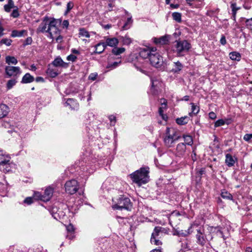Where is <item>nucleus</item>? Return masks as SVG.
<instances>
[{
	"label": "nucleus",
	"mask_w": 252,
	"mask_h": 252,
	"mask_svg": "<svg viewBox=\"0 0 252 252\" xmlns=\"http://www.w3.org/2000/svg\"><path fill=\"white\" fill-rule=\"evenodd\" d=\"M5 62L8 64H12L14 65L18 63L17 60L14 57L9 56L6 57Z\"/></svg>",
	"instance_id": "obj_31"
},
{
	"label": "nucleus",
	"mask_w": 252,
	"mask_h": 252,
	"mask_svg": "<svg viewBox=\"0 0 252 252\" xmlns=\"http://www.w3.org/2000/svg\"><path fill=\"white\" fill-rule=\"evenodd\" d=\"M149 168L142 167L129 175L132 182L138 186L146 184L149 180Z\"/></svg>",
	"instance_id": "obj_1"
},
{
	"label": "nucleus",
	"mask_w": 252,
	"mask_h": 252,
	"mask_svg": "<svg viewBox=\"0 0 252 252\" xmlns=\"http://www.w3.org/2000/svg\"><path fill=\"white\" fill-rule=\"evenodd\" d=\"M220 42L222 45H225L226 43V39L224 36H222L220 39Z\"/></svg>",
	"instance_id": "obj_61"
},
{
	"label": "nucleus",
	"mask_w": 252,
	"mask_h": 252,
	"mask_svg": "<svg viewBox=\"0 0 252 252\" xmlns=\"http://www.w3.org/2000/svg\"><path fill=\"white\" fill-rule=\"evenodd\" d=\"M32 40L31 37H28L26 38L25 43L24 45H31L32 43Z\"/></svg>",
	"instance_id": "obj_58"
},
{
	"label": "nucleus",
	"mask_w": 252,
	"mask_h": 252,
	"mask_svg": "<svg viewBox=\"0 0 252 252\" xmlns=\"http://www.w3.org/2000/svg\"><path fill=\"white\" fill-rule=\"evenodd\" d=\"M55 67H67L68 63L63 61L60 57H57L51 63Z\"/></svg>",
	"instance_id": "obj_13"
},
{
	"label": "nucleus",
	"mask_w": 252,
	"mask_h": 252,
	"mask_svg": "<svg viewBox=\"0 0 252 252\" xmlns=\"http://www.w3.org/2000/svg\"><path fill=\"white\" fill-rule=\"evenodd\" d=\"M197 234L196 235L197 243L203 246L206 243V236L204 234V229L202 226L199 227L196 229Z\"/></svg>",
	"instance_id": "obj_9"
},
{
	"label": "nucleus",
	"mask_w": 252,
	"mask_h": 252,
	"mask_svg": "<svg viewBox=\"0 0 252 252\" xmlns=\"http://www.w3.org/2000/svg\"><path fill=\"white\" fill-rule=\"evenodd\" d=\"M8 106L3 103L0 104V119L5 117L8 113Z\"/></svg>",
	"instance_id": "obj_21"
},
{
	"label": "nucleus",
	"mask_w": 252,
	"mask_h": 252,
	"mask_svg": "<svg viewBox=\"0 0 252 252\" xmlns=\"http://www.w3.org/2000/svg\"><path fill=\"white\" fill-rule=\"evenodd\" d=\"M12 41L9 38H3L0 41V44H5L6 46H10L11 44Z\"/></svg>",
	"instance_id": "obj_42"
},
{
	"label": "nucleus",
	"mask_w": 252,
	"mask_h": 252,
	"mask_svg": "<svg viewBox=\"0 0 252 252\" xmlns=\"http://www.w3.org/2000/svg\"><path fill=\"white\" fill-rule=\"evenodd\" d=\"M79 32V36L85 37L87 38H89L90 36L89 32L84 28H80Z\"/></svg>",
	"instance_id": "obj_35"
},
{
	"label": "nucleus",
	"mask_w": 252,
	"mask_h": 252,
	"mask_svg": "<svg viewBox=\"0 0 252 252\" xmlns=\"http://www.w3.org/2000/svg\"><path fill=\"white\" fill-rule=\"evenodd\" d=\"M225 124V121L223 119H219L215 123V127H219L223 126Z\"/></svg>",
	"instance_id": "obj_45"
},
{
	"label": "nucleus",
	"mask_w": 252,
	"mask_h": 252,
	"mask_svg": "<svg viewBox=\"0 0 252 252\" xmlns=\"http://www.w3.org/2000/svg\"><path fill=\"white\" fill-rule=\"evenodd\" d=\"M172 16L174 20L178 23L182 22V14L179 12H173L172 14Z\"/></svg>",
	"instance_id": "obj_33"
},
{
	"label": "nucleus",
	"mask_w": 252,
	"mask_h": 252,
	"mask_svg": "<svg viewBox=\"0 0 252 252\" xmlns=\"http://www.w3.org/2000/svg\"><path fill=\"white\" fill-rule=\"evenodd\" d=\"M65 106H69L70 109H75L77 107V103L73 98H68L65 102Z\"/></svg>",
	"instance_id": "obj_25"
},
{
	"label": "nucleus",
	"mask_w": 252,
	"mask_h": 252,
	"mask_svg": "<svg viewBox=\"0 0 252 252\" xmlns=\"http://www.w3.org/2000/svg\"><path fill=\"white\" fill-rule=\"evenodd\" d=\"M14 6L13 1L12 0H8V3L4 6V9L6 12H9Z\"/></svg>",
	"instance_id": "obj_32"
},
{
	"label": "nucleus",
	"mask_w": 252,
	"mask_h": 252,
	"mask_svg": "<svg viewBox=\"0 0 252 252\" xmlns=\"http://www.w3.org/2000/svg\"><path fill=\"white\" fill-rule=\"evenodd\" d=\"M191 106V112L189 113V115L191 117L195 116L199 112V107L195 105L194 103H190Z\"/></svg>",
	"instance_id": "obj_26"
},
{
	"label": "nucleus",
	"mask_w": 252,
	"mask_h": 252,
	"mask_svg": "<svg viewBox=\"0 0 252 252\" xmlns=\"http://www.w3.org/2000/svg\"><path fill=\"white\" fill-rule=\"evenodd\" d=\"M132 23V20L131 17L128 18L126 22L123 27V29L124 30H127L130 28Z\"/></svg>",
	"instance_id": "obj_40"
},
{
	"label": "nucleus",
	"mask_w": 252,
	"mask_h": 252,
	"mask_svg": "<svg viewBox=\"0 0 252 252\" xmlns=\"http://www.w3.org/2000/svg\"><path fill=\"white\" fill-rule=\"evenodd\" d=\"M183 138L184 139V141L185 142L186 145H191L193 144V139L192 137L189 135H184Z\"/></svg>",
	"instance_id": "obj_37"
},
{
	"label": "nucleus",
	"mask_w": 252,
	"mask_h": 252,
	"mask_svg": "<svg viewBox=\"0 0 252 252\" xmlns=\"http://www.w3.org/2000/svg\"><path fill=\"white\" fill-rule=\"evenodd\" d=\"M11 164L10 161L8 162V165H5L4 166H2L0 168H3V172H8L11 171Z\"/></svg>",
	"instance_id": "obj_43"
},
{
	"label": "nucleus",
	"mask_w": 252,
	"mask_h": 252,
	"mask_svg": "<svg viewBox=\"0 0 252 252\" xmlns=\"http://www.w3.org/2000/svg\"><path fill=\"white\" fill-rule=\"evenodd\" d=\"M164 228L161 227H155L154 231L152 234L151 238H160L163 235L162 230Z\"/></svg>",
	"instance_id": "obj_17"
},
{
	"label": "nucleus",
	"mask_w": 252,
	"mask_h": 252,
	"mask_svg": "<svg viewBox=\"0 0 252 252\" xmlns=\"http://www.w3.org/2000/svg\"><path fill=\"white\" fill-rule=\"evenodd\" d=\"M104 42H100L96 44L95 46V53L97 54L102 53L106 48V47L104 46Z\"/></svg>",
	"instance_id": "obj_27"
},
{
	"label": "nucleus",
	"mask_w": 252,
	"mask_h": 252,
	"mask_svg": "<svg viewBox=\"0 0 252 252\" xmlns=\"http://www.w3.org/2000/svg\"><path fill=\"white\" fill-rule=\"evenodd\" d=\"M155 48H141L139 52V56L142 58L146 59L150 58L151 55L153 53V50Z\"/></svg>",
	"instance_id": "obj_10"
},
{
	"label": "nucleus",
	"mask_w": 252,
	"mask_h": 252,
	"mask_svg": "<svg viewBox=\"0 0 252 252\" xmlns=\"http://www.w3.org/2000/svg\"><path fill=\"white\" fill-rule=\"evenodd\" d=\"M183 68V65L179 61L174 63V66L171 71L174 73H179Z\"/></svg>",
	"instance_id": "obj_24"
},
{
	"label": "nucleus",
	"mask_w": 252,
	"mask_h": 252,
	"mask_svg": "<svg viewBox=\"0 0 252 252\" xmlns=\"http://www.w3.org/2000/svg\"><path fill=\"white\" fill-rule=\"evenodd\" d=\"M27 35V31L25 30L21 31L13 30L12 31L11 36L12 37H22Z\"/></svg>",
	"instance_id": "obj_22"
},
{
	"label": "nucleus",
	"mask_w": 252,
	"mask_h": 252,
	"mask_svg": "<svg viewBox=\"0 0 252 252\" xmlns=\"http://www.w3.org/2000/svg\"><path fill=\"white\" fill-rule=\"evenodd\" d=\"M190 48V44L187 40L176 41L174 51L178 56H183Z\"/></svg>",
	"instance_id": "obj_4"
},
{
	"label": "nucleus",
	"mask_w": 252,
	"mask_h": 252,
	"mask_svg": "<svg viewBox=\"0 0 252 252\" xmlns=\"http://www.w3.org/2000/svg\"><path fill=\"white\" fill-rule=\"evenodd\" d=\"M109 119L110 121L111 125L114 126L116 122V117L113 115H110L109 116Z\"/></svg>",
	"instance_id": "obj_53"
},
{
	"label": "nucleus",
	"mask_w": 252,
	"mask_h": 252,
	"mask_svg": "<svg viewBox=\"0 0 252 252\" xmlns=\"http://www.w3.org/2000/svg\"><path fill=\"white\" fill-rule=\"evenodd\" d=\"M160 103L161 106L159 108L158 113L160 116H161L163 120H165L167 117L166 115L163 114L164 110L167 108V101L164 98L161 99Z\"/></svg>",
	"instance_id": "obj_14"
},
{
	"label": "nucleus",
	"mask_w": 252,
	"mask_h": 252,
	"mask_svg": "<svg viewBox=\"0 0 252 252\" xmlns=\"http://www.w3.org/2000/svg\"><path fill=\"white\" fill-rule=\"evenodd\" d=\"M34 77L30 73H26L22 78L21 83L27 84L32 82L34 81Z\"/></svg>",
	"instance_id": "obj_23"
},
{
	"label": "nucleus",
	"mask_w": 252,
	"mask_h": 252,
	"mask_svg": "<svg viewBox=\"0 0 252 252\" xmlns=\"http://www.w3.org/2000/svg\"><path fill=\"white\" fill-rule=\"evenodd\" d=\"M24 202L25 203H26L28 205L31 204L33 201H32V198L31 197H27L24 201Z\"/></svg>",
	"instance_id": "obj_56"
},
{
	"label": "nucleus",
	"mask_w": 252,
	"mask_h": 252,
	"mask_svg": "<svg viewBox=\"0 0 252 252\" xmlns=\"http://www.w3.org/2000/svg\"><path fill=\"white\" fill-rule=\"evenodd\" d=\"M48 25V24L44 22L41 23L37 29V32H47Z\"/></svg>",
	"instance_id": "obj_34"
},
{
	"label": "nucleus",
	"mask_w": 252,
	"mask_h": 252,
	"mask_svg": "<svg viewBox=\"0 0 252 252\" xmlns=\"http://www.w3.org/2000/svg\"><path fill=\"white\" fill-rule=\"evenodd\" d=\"M53 193V189L51 187L47 188L44 191L43 197L42 198L43 201H48L52 196Z\"/></svg>",
	"instance_id": "obj_19"
},
{
	"label": "nucleus",
	"mask_w": 252,
	"mask_h": 252,
	"mask_svg": "<svg viewBox=\"0 0 252 252\" xmlns=\"http://www.w3.org/2000/svg\"><path fill=\"white\" fill-rule=\"evenodd\" d=\"M97 76V73H91L89 75L88 78L89 80L94 81L96 79Z\"/></svg>",
	"instance_id": "obj_54"
},
{
	"label": "nucleus",
	"mask_w": 252,
	"mask_h": 252,
	"mask_svg": "<svg viewBox=\"0 0 252 252\" xmlns=\"http://www.w3.org/2000/svg\"><path fill=\"white\" fill-rule=\"evenodd\" d=\"M66 230L68 233H73L74 231V228L72 224H69L66 226Z\"/></svg>",
	"instance_id": "obj_51"
},
{
	"label": "nucleus",
	"mask_w": 252,
	"mask_h": 252,
	"mask_svg": "<svg viewBox=\"0 0 252 252\" xmlns=\"http://www.w3.org/2000/svg\"><path fill=\"white\" fill-rule=\"evenodd\" d=\"M33 197L36 199H39L42 201V198L43 197V195L39 192H35L33 195Z\"/></svg>",
	"instance_id": "obj_50"
},
{
	"label": "nucleus",
	"mask_w": 252,
	"mask_h": 252,
	"mask_svg": "<svg viewBox=\"0 0 252 252\" xmlns=\"http://www.w3.org/2000/svg\"><path fill=\"white\" fill-rule=\"evenodd\" d=\"M78 182L72 179L66 182L65 184V191L69 194H73L78 190Z\"/></svg>",
	"instance_id": "obj_7"
},
{
	"label": "nucleus",
	"mask_w": 252,
	"mask_h": 252,
	"mask_svg": "<svg viewBox=\"0 0 252 252\" xmlns=\"http://www.w3.org/2000/svg\"><path fill=\"white\" fill-rule=\"evenodd\" d=\"M189 120V117L185 116L180 118H177L176 120V123L180 125H183L187 124Z\"/></svg>",
	"instance_id": "obj_29"
},
{
	"label": "nucleus",
	"mask_w": 252,
	"mask_h": 252,
	"mask_svg": "<svg viewBox=\"0 0 252 252\" xmlns=\"http://www.w3.org/2000/svg\"><path fill=\"white\" fill-rule=\"evenodd\" d=\"M125 51V48L123 47L121 48H114L112 49V53L115 55H119L124 53Z\"/></svg>",
	"instance_id": "obj_38"
},
{
	"label": "nucleus",
	"mask_w": 252,
	"mask_h": 252,
	"mask_svg": "<svg viewBox=\"0 0 252 252\" xmlns=\"http://www.w3.org/2000/svg\"><path fill=\"white\" fill-rule=\"evenodd\" d=\"M159 239L160 238H151V242L152 244H154L156 245H161L162 244V242L161 241L159 240Z\"/></svg>",
	"instance_id": "obj_47"
},
{
	"label": "nucleus",
	"mask_w": 252,
	"mask_h": 252,
	"mask_svg": "<svg viewBox=\"0 0 252 252\" xmlns=\"http://www.w3.org/2000/svg\"><path fill=\"white\" fill-rule=\"evenodd\" d=\"M119 41L117 38L113 37V38H109L107 37L106 38V41L104 42V46L106 47L107 46L111 47H115L117 46L118 44Z\"/></svg>",
	"instance_id": "obj_18"
},
{
	"label": "nucleus",
	"mask_w": 252,
	"mask_h": 252,
	"mask_svg": "<svg viewBox=\"0 0 252 252\" xmlns=\"http://www.w3.org/2000/svg\"><path fill=\"white\" fill-rule=\"evenodd\" d=\"M191 159L193 162L197 160L196 154L195 152V148L193 149L192 154L191 155Z\"/></svg>",
	"instance_id": "obj_59"
},
{
	"label": "nucleus",
	"mask_w": 252,
	"mask_h": 252,
	"mask_svg": "<svg viewBox=\"0 0 252 252\" xmlns=\"http://www.w3.org/2000/svg\"><path fill=\"white\" fill-rule=\"evenodd\" d=\"M69 234H67L66 236V238L69 240H72L75 237V235L73 233H69Z\"/></svg>",
	"instance_id": "obj_63"
},
{
	"label": "nucleus",
	"mask_w": 252,
	"mask_h": 252,
	"mask_svg": "<svg viewBox=\"0 0 252 252\" xmlns=\"http://www.w3.org/2000/svg\"><path fill=\"white\" fill-rule=\"evenodd\" d=\"M230 58L233 61H240L241 59L240 54L237 52H232L229 54Z\"/></svg>",
	"instance_id": "obj_28"
},
{
	"label": "nucleus",
	"mask_w": 252,
	"mask_h": 252,
	"mask_svg": "<svg viewBox=\"0 0 252 252\" xmlns=\"http://www.w3.org/2000/svg\"><path fill=\"white\" fill-rule=\"evenodd\" d=\"M53 65L51 64H49L48 65V68L46 71V74L48 76L52 78H55L59 74L58 72V70L55 68H53Z\"/></svg>",
	"instance_id": "obj_16"
},
{
	"label": "nucleus",
	"mask_w": 252,
	"mask_h": 252,
	"mask_svg": "<svg viewBox=\"0 0 252 252\" xmlns=\"http://www.w3.org/2000/svg\"><path fill=\"white\" fill-rule=\"evenodd\" d=\"M5 72L8 77H16L21 73V69L19 66H6Z\"/></svg>",
	"instance_id": "obj_8"
},
{
	"label": "nucleus",
	"mask_w": 252,
	"mask_h": 252,
	"mask_svg": "<svg viewBox=\"0 0 252 252\" xmlns=\"http://www.w3.org/2000/svg\"><path fill=\"white\" fill-rule=\"evenodd\" d=\"M245 23L247 28L252 29V18L246 19Z\"/></svg>",
	"instance_id": "obj_48"
},
{
	"label": "nucleus",
	"mask_w": 252,
	"mask_h": 252,
	"mask_svg": "<svg viewBox=\"0 0 252 252\" xmlns=\"http://www.w3.org/2000/svg\"><path fill=\"white\" fill-rule=\"evenodd\" d=\"M169 39V36L164 35L160 37V38H155L154 39V42L156 44L164 45L168 44Z\"/></svg>",
	"instance_id": "obj_20"
},
{
	"label": "nucleus",
	"mask_w": 252,
	"mask_h": 252,
	"mask_svg": "<svg viewBox=\"0 0 252 252\" xmlns=\"http://www.w3.org/2000/svg\"><path fill=\"white\" fill-rule=\"evenodd\" d=\"M152 82V87L151 89V92L154 94H157V92L158 91L157 88L158 85L159 84V82L157 80H154L153 79L151 80Z\"/></svg>",
	"instance_id": "obj_30"
},
{
	"label": "nucleus",
	"mask_w": 252,
	"mask_h": 252,
	"mask_svg": "<svg viewBox=\"0 0 252 252\" xmlns=\"http://www.w3.org/2000/svg\"><path fill=\"white\" fill-rule=\"evenodd\" d=\"M10 157L0 149V167L5 165H8V162H10Z\"/></svg>",
	"instance_id": "obj_11"
},
{
	"label": "nucleus",
	"mask_w": 252,
	"mask_h": 252,
	"mask_svg": "<svg viewBox=\"0 0 252 252\" xmlns=\"http://www.w3.org/2000/svg\"><path fill=\"white\" fill-rule=\"evenodd\" d=\"M66 59L69 61L74 62L76 60L77 57L74 55L70 54L66 57Z\"/></svg>",
	"instance_id": "obj_52"
},
{
	"label": "nucleus",
	"mask_w": 252,
	"mask_h": 252,
	"mask_svg": "<svg viewBox=\"0 0 252 252\" xmlns=\"http://www.w3.org/2000/svg\"><path fill=\"white\" fill-rule=\"evenodd\" d=\"M221 196L223 199H226L228 200H232L233 199L232 195L230 193L225 190H223L221 192Z\"/></svg>",
	"instance_id": "obj_39"
},
{
	"label": "nucleus",
	"mask_w": 252,
	"mask_h": 252,
	"mask_svg": "<svg viewBox=\"0 0 252 252\" xmlns=\"http://www.w3.org/2000/svg\"><path fill=\"white\" fill-rule=\"evenodd\" d=\"M231 8H232V12H235L237 13V11L240 9V7H237L236 3H231Z\"/></svg>",
	"instance_id": "obj_49"
},
{
	"label": "nucleus",
	"mask_w": 252,
	"mask_h": 252,
	"mask_svg": "<svg viewBox=\"0 0 252 252\" xmlns=\"http://www.w3.org/2000/svg\"><path fill=\"white\" fill-rule=\"evenodd\" d=\"M11 16L13 18H17L19 16V14L18 11V9H14L13 10L11 14Z\"/></svg>",
	"instance_id": "obj_55"
},
{
	"label": "nucleus",
	"mask_w": 252,
	"mask_h": 252,
	"mask_svg": "<svg viewBox=\"0 0 252 252\" xmlns=\"http://www.w3.org/2000/svg\"><path fill=\"white\" fill-rule=\"evenodd\" d=\"M73 6H74V4L72 2H71V1L68 2L67 4L66 10L64 13V14L66 15L70 11V10L73 8Z\"/></svg>",
	"instance_id": "obj_46"
},
{
	"label": "nucleus",
	"mask_w": 252,
	"mask_h": 252,
	"mask_svg": "<svg viewBox=\"0 0 252 252\" xmlns=\"http://www.w3.org/2000/svg\"><path fill=\"white\" fill-rule=\"evenodd\" d=\"M252 138V134H246L243 137V139L246 141H249V140Z\"/></svg>",
	"instance_id": "obj_57"
},
{
	"label": "nucleus",
	"mask_w": 252,
	"mask_h": 252,
	"mask_svg": "<svg viewBox=\"0 0 252 252\" xmlns=\"http://www.w3.org/2000/svg\"><path fill=\"white\" fill-rule=\"evenodd\" d=\"M186 146L184 143H179L176 148V155L178 157H183L186 151Z\"/></svg>",
	"instance_id": "obj_12"
},
{
	"label": "nucleus",
	"mask_w": 252,
	"mask_h": 252,
	"mask_svg": "<svg viewBox=\"0 0 252 252\" xmlns=\"http://www.w3.org/2000/svg\"><path fill=\"white\" fill-rule=\"evenodd\" d=\"M63 28H67L69 26V22L68 20H64L63 22Z\"/></svg>",
	"instance_id": "obj_62"
},
{
	"label": "nucleus",
	"mask_w": 252,
	"mask_h": 252,
	"mask_svg": "<svg viewBox=\"0 0 252 252\" xmlns=\"http://www.w3.org/2000/svg\"><path fill=\"white\" fill-rule=\"evenodd\" d=\"M62 21L60 19H53L48 25L47 32L49 33L50 37L52 39H56L58 43H61L63 39L62 36L60 34V30L57 26L61 24Z\"/></svg>",
	"instance_id": "obj_2"
},
{
	"label": "nucleus",
	"mask_w": 252,
	"mask_h": 252,
	"mask_svg": "<svg viewBox=\"0 0 252 252\" xmlns=\"http://www.w3.org/2000/svg\"><path fill=\"white\" fill-rule=\"evenodd\" d=\"M17 81L15 79L9 80L6 84V88L8 90L11 89L16 83Z\"/></svg>",
	"instance_id": "obj_41"
},
{
	"label": "nucleus",
	"mask_w": 252,
	"mask_h": 252,
	"mask_svg": "<svg viewBox=\"0 0 252 252\" xmlns=\"http://www.w3.org/2000/svg\"><path fill=\"white\" fill-rule=\"evenodd\" d=\"M237 161V158L234 157H233L230 154H227L225 155V162L226 164L228 167L233 166L235 162Z\"/></svg>",
	"instance_id": "obj_15"
},
{
	"label": "nucleus",
	"mask_w": 252,
	"mask_h": 252,
	"mask_svg": "<svg viewBox=\"0 0 252 252\" xmlns=\"http://www.w3.org/2000/svg\"><path fill=\"white\" fill-rule=\"evenodd\" d=\"M209 117L211 119L214 120L216 118L217 115L214 112H211L209 113Z\"/></svg>",
	"instance_id": "obj_60"
},
{
	"label": "nucleus",
	"mask_w": 252,
	"mask_h": 252,
	"mask_svg": "<svg viewBox=\"0 0 252 252\" xmlns=\"http://www.w3.org/2000/svg\"><path fill=\"white\" fill-rule=\"evenodd\" d=\"M170 6L172 8L176 9L179 7V4L171 3L170 4Z\"/></svg>",
	"instance_id": "obj_64"
},
{
	"label": "nucleus",
	"mask_w": 252,
	"mask_h": 252,
	"mask_svg": "<svg viewBox=\"0 0 252 252\" xmlns=\"http://www.w3.org/2000/svg\"><path fill=\"white\" fill-rule=\"evenodd\" d=\"M175 129L172 127H167L163 138L165 145L167 147H172L174 143L180 138Z\"/></svg>",
	"instance_id": "obj_3"
},
{
	"label": "nucleus",
	"mask_w": 252,
	"mask_h": 252,
	"mask_svg": "<svg viewBox=\"0 0 252 252\" xmlns=\"http://www.w3.org/2000/svg\"><path fill=\"white\" fill-rule=\"evenodd\" d=\"M120 39L122 40L124 45H128L132 42L131 39L127 35H125V36H121Z\"/></svg>",
	"instance_id": "obj_36"
},
{
	"label": "nucleus",
	"mask_w": 252,
	"mask_h": 252,
	"mask_svg": "<svg viewBox=\"0 0 252 252\" xmlns=\"http://www.w3.org/2000/svg\"><path fill=\"white\" fill-rule=\"evenodd\" d=\"M121 63V61H119V62H115L113 63H109L107 65V68H116L117 66H118V65L119 64Z\"/></svg>",
	"instance_id": "obj_44"
},
{
	"label": "nucleus",
	"mask_w": 252,
	"mask_h": 252,
	"mask_svg": "<svg viewBox=\"0 0 252 252\" xmlns=\"http://www.w3.org/2000/svg\"><path fill=\"white\" fill-rule=\"evenodd\" d=\"M131 206L130 199L127 197L123 196L118 199L117 204L113 205V208L114 209H125L129 210Z\"/></svg>",
	"instance_id": "obj_6"
},
{
	"label": "nucleus",
	"mask_w": 252,
	"mask_h": 252,
	"mask_svg": "<svg viewBox=\"0 0 252 252\" xmlns=\"http://www.w3.org/2000/svg\"><path fill=\"white\" fill-rule=\"evenodd\" d=\"M156 48L153 50V53L149 59L151 64L156 68H160L163 63V58L156 52Z\"/></svg>",
	"instance_id": "obj_5"
}]
</instances>
